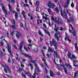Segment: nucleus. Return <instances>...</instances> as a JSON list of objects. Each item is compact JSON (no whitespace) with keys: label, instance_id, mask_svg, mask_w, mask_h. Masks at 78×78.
<instances>
[{"label":"nucleus","instance_id":"680f3d73","mask_svg":"<svg viewBox=\"0 0 78 78\" xmlns=\"http://www.w3.org/2000/svg\"><path fill=\"white\" fill-rule=\"evenodd\" d=\"M25 73L26 75H28L29 74V72H27L26 71H25Z\"/></svg>","mask_w":78,"mask_h":78},{"label":"nucleus","instance_id":"4c0bfd02","mask_svg":"<svg viewBox=\"0 0 78 78\" xmlns=\"http://www.w3.org/2000/svg\"><path fill=\"white\" fill-rule=\"evenodd\" d=\"M42 60L44 62V63L45 64V61H46V60H45V58H43L42 59Z\"/></svg>","mask_w":78,"mask_h":78},{"label":"nucleus","instance_id":"e433bc0d","mask_svg":"<svg viewBox=\"0 0 78 78\" xmlns=\"http://www.w3.org/2000/svg\"><path fill=\"white\" fill-rule=\"evenodd\" d=\"M29 5L27 4H24L23 5V7H25V6H28Z\"/></svg>","mask_w":78,"mask_h":78},{"label":"nucleus","instance_id":"6ab92c4d","mask_svg":"<svg viewBox=\"0 0 78 78\" xmlns=\"http://www.w3.org/2000/svg\"><path fill=\"white\" fill-rule=\"evenodd\" d=\"M63 69L64 70L65 73L67 74V69H66V67L65 66L64 67Z\"/></svg>","mask_w":78,"mask_h":78},{"label":"nucleus","instance_id":"0e129e2a","mask_svg":"<svg viewBox=\"0 0 78 78\" xmlns=\"http://www.w3.org/2000/svg\"><path fill=\"white\" fill-rule=\"evenodd\" d=\"M30 18L31 20H32L33 19V16H30Z\"/></svg>","mask_w":78,"mask_h":78},{"label":"nucleus","instance_id":"0eeeda50","mask_svg":"<svg viewBox=\"0 0 78 78\" xmlns=\"http://www.w3.org/2000/svg\"><path fill=\"white\" fill-rule=\"evenodd\" d=\"M13 24H14V25L10 26V27L12 28V29L15 30V29H16V21H15V20H13Z\"/></svg>","mask_w":78,"mask_h":78},{"label":"nucleus","instance_id":"2eb2a0df","mask_svg":"<svg viewBox=\"0 0 78 78\" xmlns=\"http://www.w3.org/2000/svg\"><path fill=\"white\" fill-rule=\"evenodd\" d=\"M78 78V72H76L74 74V78Z\"/></svg>","mask_w":78,"mask_h":78},{"label":"nucleus","instance_id":"a18cd8bd","mask_svg":"<svg viewBox=\"0 0 78 78\" xmlns=\"http://www.w3.org/2000/svg\"><path fill=\"white\" fill-rule=\"evenodd\" d=\"M64 16L65 19H67V14H64Z\"/></svg>","mask_w":78,"mask_h":78},{"label":"nucleus","instance_id":"5fc2aeb1","mask_svg":"<svg viewBox=\"0 0 78 78\" xmlns=\"http://www.w3.org/2000/svg\"><path fill=\"white\" fill-rule=\"evenodd\" d=\"M51 19L52 20H53V21H54V20H55V19L54 18V17H53V16H51Z\"/></svg>","mask_w":78,"mask_h":78},{"label":"nucleus","instance_id":"7c9ffc66","mask_svg":"<svg viewBox=\"0 0 78 78\" xmlns=\"http://www.w3.org/2000/svg\"><path fill=\"white\" fill-rule=\"evenodd\" d=\"M25 27H24V29L26 30H28V28L27 27V24L25 23Z\"/></svg>","mask_w":78,"mask_h":78},{"label":"nucleus","instance_id":"423d86ee","mask_svg":"<svg viewBox=\"0 0 78 78\" xmlns=\"http://www.w3.org/2000/svg\"><path fill=\"white\" fill-rule=\"evenodd\" d=\"M2 9L5 14V16H6H6H8V13L7 12V11H6V9H5V6L3 5L2 6Z\"/></svg>","mask_w":78,"mask_h":78},{"label":"nucleus","instance_id":"49530a36","mask_svg":"<svg viewBox=\"0 0 78 78\" xmlns=\"http://www.w3.org/2000/svg\"><path fill=\"white\" fill-rule=\"evenodd\" d=\"M75 48H77L78 47H77V43H75Z\"/></svg>","mask_w":78,"mask_h":78},{"label":"nucleus","instance_id":"5701e85b","mask_svg":"<svg viewBox=\"0 0 78 78\" xmlns=\"http://www.w3.org/2000/svg\"><path fill=\"white\" fill-rule=\"evenodd\" d=\"M8 5L9 7V10H10V11H12V8H11V5H10V4H9Z\"/></svg>","mask_w":78,"mask_h":78},{"label":"nucleus","instance_id":"338daca9","mask_svg":"<svg viewBox=\"0 0 78 78\" xmlns=\"http://www.w3.org/2000/svg\"><path fill=\"white\" fill-rule=\"evenodd\" d=\"M23 70V69L21 68H20L19 69V71H22Z\"/></svg>","mask_w":78,"mask_h":78},{"label":"nucleus","instance_id":"412c9836","mask_svg":"<svg viewBox=\"0 0 78 78\" xmlns=\"http://www.w3.org/2000/svg\"><path fill=\"white\" fill-rule=\"evenodd\" d=\"M38 34L39 35H41V36H44V34L41 32V31H40V30H38Z\"/></svg>","mask_w":78,"mask_h":78},{"label":"nucleus","instance_id":"7ed1b4c3","mask_svg":"<svg viewBox=\"0 0 78 78\" xmlns=\"http://www.w3.org/2000/svg\"><path fill=\"white\" fill-rule=\"evenodd\" d=\"M48 6L50 8H54V7L55 6V5L53 3H51V2L49 1L48 2Z\"/></svg>","mask_w":78,"mask_h":78},{"label":"nucleus","instance_id":"9d476101","mask_svg":"<svg viewBox=\"0 0 78 78\" xmlns=\"http://www.w3.org/2000/svg\"><path fill=\"white\" fill-rule=\"evenodd\" d=\"M27 66H30L31 67V70H33V64L31 63H29V64H26Z\"/></svg>","mask_w":78,"mask_h":78},{"label":"nucleus","instance_id":"1a4fd4ad","mask_svg":"<svg viewBox=\"0 0 78 78\" xmlns=\"http://www.w3.org/2000/svg\"><path fill=\"white\" fill-rule=\"evenodd\" d=\"M54 36H55V37H56V39H57V41H59V37H61V36H59V37H58V34L56 32L55 34V35H54Z\"/></svg>","mask_w":78,"mask_h":78},{"label":"nucleus","instance_id":"58836bf2","mask_svg":"<svg viewBox=\"0 0 78 78\" xmlns=\"http://www.w3.org/2000/svg\"><path fill=\"white\" fill-rule=\"evenodd\" d=\"M14 32H15L14 30H13L11 33V34L12 36H13V35H14Z\"/></svg>","mask_w":78,"mask_h":78},{"label":"nucleus","instance_id":"4be33fe9","mask_svg":"<svg viewBox=\"0 0 78 78\" xmlns=\"http://www.w3.org/2000/svg\"><path fill=\"white\" fill-rule=\"evenodd\" d=\"M18 13H17V12H16V14L15 15L16 19H17V17H18Z\"/></svg>","mask_w":78,"mask_h":78},{"label":"nucleus","instance_id":"ddd939ff","mask_svg":"<svg viewBox=\"0 0 78 78\" xmlns=\"http://www.w3.org/2000/svg\"><path fill=\"white\" fill-rule=\"evenodd\" d=\"M48 52H50V51H51V52H53V51L52 50V48H51L49 46H48Z\"/></svg>","mask_w":78,"mask_h":78},{"label":"nucleus","instance_id":"f8f14e48","mask_svg":"<svg viewBox=\"0 0 78 78\" xmlns=\"http://www.w3.org/2000/svg\"><path fill=\"white\" fill-rule=\"evenodd\" d=\"M16 36L17 38H18V39H19V38H20V36H21V34H20V33L18 32H17Z\"/></svg>","mask_w":78,"mask_h":78},{"label":"nucleus","instance_id":"473e14b6","mask_svg":"<svg viewBox=\"0 0 78 78\" xmlns=\"http://www.w3.org/2000/svg\"><path fill=\"white\" fill-rule=\"evenodd\" d=\"M7 62H9V63H11V59H10V57H9Z\"/></svg>","mask_w":78,"mask_h":78},{"label":"nucleus","instance_id":"052dcab7","mask_svg":"<svg viewBox=\"0 0 78 78\" xmlns=\"http://www.w3.org/2000/svg\"><path fill=\"white\" fill-rule=\"evenodd\" d=\"M21 67H24V65L22 64V63H21Z\"/></svg>","mask_w":78,"mask_h":78},{"label":"nucleus","instance_id":"4d7b16f0","mask_svg":"<svg viewBox=\"0 0 78 78\" xmlns=\"http://www.w3.org/2000/svg\"><path fill=\"white\" fill-rule=\"evenodd\" d=\"M46 66V67L48 68V69H49V67H48V66H47V63H46V62H44Z\"/></svg>","mask_w":78,"mask_h":78},{"label":"nucleus","instance_id":"20e7f679","mask_svg":"<svg viewBox=\"0 0 78 78\" xmlns=\"http://www.w3.org/2000/svg\"><path fill=\"white\" fill-rule=\"evenodd\" d=\"M70 27H71V28L73 30L72 33L73 36H74V37H76V32H75V31H75V30H73V26H72V25H70Z\"/></svg>","mask_w":78,"mask_h":78},{"label":"nucleus","instance_id":"de8ad7c7","mask_svg":"<svg viewBox=\"0 0 78 78\" xmlns=\"http://www.w3.org/2000/svg\"><path fill=\"white\" fill-rule=\"evenodd\" d=\"M69 19L71 21H72V22H73V18L72 17H71Z\"/></svg>","mask_w":78,"mask_h":78},{"label":"nucleus","instance_id":"8fccbe9b","mask_svg":"<svg viewBox=\"0 0 78 78\" xmlns=\"http://www.w3.org/2000/svg\"><path fill=\"white\" fill-rule=\"evenodd\" d=\"M76 62H77V61H76V60H73V64H75H75H76Z\"/></svg>","mask_w":78,"mask_h":78},{"label":"nucleus","instance_id":"b1692460","mask_svg":"<svg viewBox=\"0 0 78 78\" xmlns=\"http://www.w3.org/2000/svg\"><path fill=\"white\" fill-rule=\"evenodd\" d=\"M34 51L35 53H37V51H38V50H37V48H35L34 49Z\"/></svg>","mask_w":78,"mask_h":78},{"label":"nucleus","instance_id":"603ef678","mask_svg":"<svg viewBox=\"0 0 78 78\" xmlns=\"http://www.w3.org/2000/svg\"><path fill=\"white\" fill-rule=\"evenodd\" d=\"M71 7H72V8H73V7L74 6V4H73V3H72L71 4Z\"/></svg>","mask_w":78,"mask_h":78},{"label":"nucleus","instance_id":"dca6fc26","mask_svg":"<svg viewBox=\"0 0 78 78\" xmlns=\"http://www.w3.org/2000/svg\"><path fill=\"white\" fill-rule=\"evenodd\" d=\"M59 8L60 9V12L61 16L62 17H63V18H64V16H63V15H62V9H61V7L60 6H59Z\"/></svg>","mask_w":78,"mask_h":78},{"label":"nucleus","instance_id":"a878e982","mask_svg":"<svg viewBox=\"0 0 78 78\" xmlns=\"http://www.w3.org/2000/svg\"><path fill=\"white\" fill-rule=\"evenodd\" d=\"M23 47V46L22 45H20L19 47V50H20V51H22V47Z\"/></svg>","mask_w":78,"mask_h":78},{"label":"nucleus","instance_id":"f3484780","mask_svg":"<svg viewBox=\"0 0 78 78\" xmlns=\"http://www.w3.org/2000/svg\"><path fill=\"white\" fill-rule=\"evenodd\" d=\"M35 4L36 5V6L38 7L39 6V1H36L35 2Z\"/></svg>","mask_w":78,"mask_h":78},{"label":"nucleus","instance_id":"13d9d810","mask_svg":"<svg viewBox=\"0 0 78 78\" xmlns=\"http://www.w3.org/2000/svg\"><path fill=\"white\" fill-rule=\"evenodd\" d=\"M23 16L25 20H27V17H26V16H25V15H23Z\"/></svg>","mask_w":78,"mask_h":78},{"label":"nucleus","instance_id":"2f4dec72","mask_svg":"<svg viewBox=\"0 0 78 78\" xmlns=\"http://www.w3.org/2000/svg\"><path fill=\"white\" fill-rule=\"evenodd\" d=\"M12 46H13L14 48H15V49H16V50H17L18 49V48H17V47H16V45H12Z\"/></svg>","mask_w":78,"mask_h":78},{"label":"nucleus","instance_id":"bb28decb","mask_svg":"<svg viewBox=\"0 0 78 78\" xmlns=\"http://www.w3.org/2000/svg\"><path fill=\"white\" fill-rule=\"evenodd\" d=\"M46 56H47L48 57V58H50V57H51V54L47 53L46 54Z\"/></svg>","mask_w":78,"mask_h":78},{"label":"nucleus","instance_id":"cd10ccee","mask_svg":"<svg viewBox=\"0 0 78 78\" xmlns=\"http://www.w3.org/2000/svg\"><path fill=\"white\" fill-rule=\"evenodd\" d=\"M34 76H32V77L33 78H36L35 77L36 76V70H35V72L34 73Z\"/></svg>","mask_w":78,"mask_h":78},{"label":"nucleus","instance_id":"bf43d9fd","mask_svg":"<svg viewBox=\"0 0 78 78\" xmlns=\"http://www.w3.org/2000/svg\"><path fill=\"white\" fill-rule=\"evenodd\" d=\"M23 42H21L20 44V45H23Z\"/></svg>","mask_w":78,"mask_h":78},{"label":"nucleus","instance_id":"79ce46f5","mask_svg":"<svg viewBox=\"0 0 78 78\" xmlns=\"http://www.w3.org/2000/svg\"><path fill=\"white\" fill-rule=\"evenodd\" d=\"M24 48L25 49V50L26 51H28V50L27 49V48L25 47V46L24 47Z\"/></svg>","mask_w":78,"mask_h":78},{"label":"nucleus","instance_id":"f257e3e1","mask_svg":"<svg viewBox=\"0 0 78 78\" xmlns=\"http://www.w3.org/2000/svg\"><path fill=\"white\" fill-rule=\"evenodd\" d=\"M2 66L4 67V70L5 72L6 73H8V71L9 72V73H11V69H10V68L8 67V66L6 65L5 66L3 65H2Z\"/></svg>","mask_w":78,"mask_h":78},{"label":"nucleus","instance_id":"864d4df0","mask_svg":"<svg viewBox=\"0 0 78 78\" xmlns=\"http://www.w3.org/2000/svg\"><path fill=\"white\" fill-rule=\"evenodd\" d=\"M63 30H64V29L62 27H61L59 29V30H60V31H63Z\"/></svg>","mask_w":78,"mask_h":78},{"label":"nucleus","instance_id":"774afa93","mask_svg":"<svg viewBox=\"0 0 78 78\" xmlns=\"http://www.w3.org/2000/svg\"><path fill=\"white\" fill-rule=\"evenodd\" d=\"M23 76L24 78H27V77H26V75H23Z\"/></svg>","mask_w":78,"mask_h":78},{"label":"nucleus","instance_id":"e2e57ef3","mask_svg":"<svg viewBox=\"0 0 78 78\" xmlns=\"http://www.w3.org/2000/svg\"><path fill=\"white\" fill-rule=\"evenodd\" d=\"M68 67H69V68H70V69H71L72 67V66H71V65L69 64V65L68 66Z\"/></svg>","mask_w":78,"mask_h":78},{"label":"nucleus","instance_id":"c85d7f7f","mask_svg":"<svg viewBox=\"0 0 78 78\" xmlns=\"http://www.w3.org/2000/svg\"><path fill=\"white\" fill-rule=\"evenodd\" d=\"M36 61L35 60H31V62H32V63H34V65L35 66V64H36Z\"/></svg>","mask_w":78,"mask_h":78},{"label":"nucleus","instance_id":"f03ea898","mask_svg":"<svg viewBox=\"0 0 78 78\" xmlns=\"http://www.w3.org/2000/svg\"><path fill=\"white\" fill-rule=\"evenodd\" d=\"M51 44H53V45L54 46L55 49V50H56V49H57V45L58 44H57V43H56V41H55V39L52 38V42H51Z\"/></svg>","mask_w":78,"mask_h":78},{"label":"nucleus","instance_id":"aec40b11","mask_svg":"<svg viewBox=\"0 0 78 78\" xmlns=\"http://www.w3.org/2000/svg\"><path fill=\"white\" fill-rule=\"evenodd\" d=\"M54 21V22H56V23H57L58 24L59 22V20H58V19H57V18H56L55 19Z\"/></svg>","mask_w":78,"mask_h":78},{"label":"nucleus","instance_id":"6e6d98bb","mask_svg":"<svg viewBox=\"0 0 78 78\" xmlns=\"http://www.w3.org/2000/svg\"><path fill=\"white\" fill-rule=\"evenodd\" d=\"M7 78H12V77L11 76H9L8 75H7Z\"/></svg>","mask_w":78,"mask_h":78},{"label":"nucleus","instance_id":"39448f33","mask_svg":"<svg viewBox=\"0 0 78 78\" xmlns=\"http://www.w3.org/2000/svg\"><path fill=\"white\" fill-rule=\"evenodd\" d=\"M7 45L8 50L9 53H11V45L8 43H7Z\"/></svg>","mask_w":78,"mask_h":78},{"label":"nucleus","instance_id":"37998d69","mask_svg":"<svg viewBox=\"0 0 78 78\" xmlns=\"http://www.w3.org/2000/svg\"><path fill=\"white\" fill-rule=\"evenodd\" d=\"M41 51L43 54L44 56H45V53H44V51L43 50L41 49Z\"/></svg>","mask_w":78,"mask_h":78},{"label":"nucleus","instance_id":"6e6552de","mask_svg":"<svg viewBox=\"0 0 78 78\" xmlns=\"http://www.w3.org/2000/svg\"><path fill=\"white\" fill-rule=\"evenodd\" d=\"M69 5V2L67 1V2L65 4L63 5V6L65 8H67L68 7Z\"/></svg>","mask_w":78,"mask_h":78},{"label":"nucleus","instance_id":"c756f323","mask_svg":"<svg viewBox=\"0 0 78 78\" xmlns=\"http://www.w3.org/2000/svg\"><path fill=\"white\" fill-rule=\"evenodd\" d=\"M22 14L23 16H24L25 15V11L23 10L21 13Z\"/></svg>","mask_w":78,"mask_h":78},{"label":"nucleus","instance_id":"4468645a","mask_svg":"<svg viewBox=\"0 0 78 78\" xmlns=\"http://www.w3.org/2000/svg\"><path fill=\"white\" fill-rule=\"evenodd\" d=\"M35 66L37 70V72H41V70H39V67H38L37 66V65L36 64H35Z\"/></svg>","mask_w":78,"mask_h":78},{"label":"nucleus","instance_id":"c03bdc74","mask_svg":"<svg viewBox=\"0 0 78 78\" xmlns=\"http://www.w3.org/2000/svg\"><path fill=\"white\" fill-rule=\"evenodd\" d=\"M20 27H22L23 28V23H20Z\"/></svg>","mask_w":78,"mask_h":78},{"label":"nucleus","instance_id":"ea45409f","mask_svg":"<svg viewBox=\"0 0 78 78\" xmlns=\"http://www.w3.org/2000/svg\"><path fill=\"white\" fill-rule=\"evenodd\" d=\"M48 12H51V9L49 8L48 9Z\"/></svg>","mask_w":78,"mask_h":78},{"label":"nucleus","instance_id":"72a5a7b5","mask_svg":"<svg viewBox=\"0 0 78 78\" xmlns=\"http://www.w3.org/2000/svg\"><path fill=\"white\" fill-rule=\"evenodd\" d=\"M11 2L14 4L16 3V1H15V0H11Z\"/></svg>","mask_w":78,"mask_h":78},{"label":"nucleus","instance_id":"f704fd0d","mask_svg":"<svg viewBox=\"0 0 78 78\" xmlns=\"http://www.w3.org/2000/svg\"><path fill=\"white\" fill-rule=\"evenodd\" d=\"M63 23V22L62 21H58V24H62Z\"/></svg>","mask_w":78,"mask_h":78},{"label":"nucleus","instance_id":"393cba45","mask_svg":"<svg viewBox=\"0 0 78 78\" xmlns=\"http://www.w3.org/2000/svg\"><path fill=\"white\" fill-rule=\"evenodd\" d=\"M55 10L57 12V13H58L59 12V10L58 9V7L56 8L55 9Z\"/></svg>","mask_w":78,"mask_h":78},{"label":"nucleus","instance_id":"3c124183","mask_svg":"<svg viewBox=\"0 0 78 78\" xmlns=\"http://www.w3.org/2000/svg\"><path fill=\"white\" fill-rule=\"evenodd\" d=\"M54 54H55V55H57L58 52H57V51H54Z\"/></svg>","mask_w":78,"mask_h":78},{"label":"nucleus","instance_id":"9b49d317","mask_svg":"<svg viewBox=\"0 0 78 78\" xmlns=\"http://www.w3.org/2000/svg\"><path fill=\"white\" fill-rule=\"evenodd\" d=\"M23 55L24 56H25L27 58H30V59H32V57L31 56H30L26 54H24Z\"/></svg>","mask_w":78,"mask_h":78},{"label":"nucleus","instance_id":"c9c22d12","mask_svg":"<svg viewBox=\"0 0 78 78\" xmlns=\"http://www.w3.org/2000/svg\"><path fill=\"white\" fill-rule=\"evenodd\" d=\"M59 66H60L61 67H65L64 64H63L62 65V64H60L59 65Z\"/></svg>","mask_w":78,"mask_h":78},{"label":"nucleus","instance_id":"69168bd1","mask_svg":"<svg viewBox=\"0 0 78 78\" xmlns=\"http://www.w3.org/2000/svg\"><path fill=\"white\" fill-rule=\"evenodd\" d=\"M48 24L50 27H51V24H50V22H49L48 23Z\"/></svg>","mask_w":78,"mask_h":78},{"label":"nucleus","instance_id":"09e8293b","mask_svg":"<svg viewBox=\"0 0 78 78\" xmlns=\"http://www.w3.org/2000/svg\"><path fill=\"white\" fill-rule=\"evenodd\" d=\"M65 65L66 67H68L69 66V64L67 63H65Z\"/></svg>","mask_w":78,"mask_h":78},{"label":"nucleus","instance_id":"a19ab883","mask_svg":"<svg viewBox=\"0 0 78 78\" xmlns=\"http://www.w3.org/2000/svg\"><path fill=\"white\" fill-rule=\"evenodd\" d=\"M68 58H70V56H71V54H70V53H69L68 54Z\"/></svg>","mask_w":78,"mask_h":78},{"label":"nucleus","instance_id":"a211bd4d","mask_svg":"<svg viewBox=\"0 0 78 78\" xmlns=\"http://www.w3.org/2000/svg\"><path fill=\"white\" fill-rule=\"evenodd\" d=\"M50 76H51L52 77H53V76H54V75H53V72H52V71L50 70Z\"/></svg>","mask_w":78,"mask_h":78}]
</instances>
